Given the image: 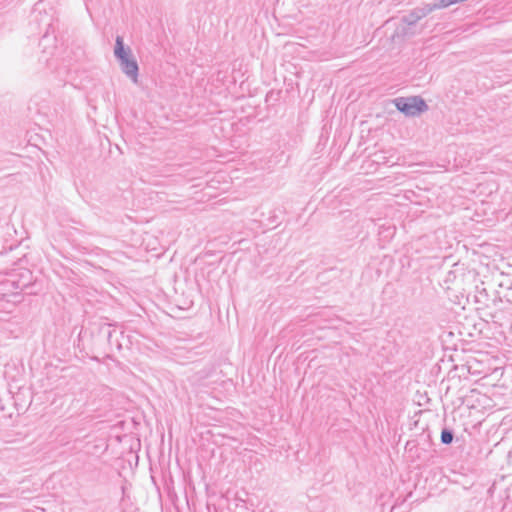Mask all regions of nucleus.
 Here are the masks:
<instances>
[{
	"label": "nucleus",
	"mask_w": 512,
	"mask_h": 512,
	"mask_svg": "<svg viewBox=\"0 0 512 512\" xmlns=\"http://www.w3.org/2000/svg\"><path fill=\"white\" fill-rule=\"evenodd\" d=\"M55 21L54 14L46 12L42 2L34 5L30 15V26L34 33L41 36L39 45L43 47L44 52L56 48Z\"/></svg>",
	"instance_id": "nucleus-1"
},
{
	"label": "nucleus",
	"mask_w": 512,
	"mask_h": 512,
	"mask_svg": "<svg viewBox=\"0 0 512 512\" xmlns=\"http://www.w3.org/2000/svg\"><path fill=\"white\" fill-rule=\"evenodd\" d=\"M114 56L119 62L122 72L133 83H138L139 66L137 60L133 56L131 48L125 46L123 37L119 35L115 39Z\"/></svg>",
	"instance_id": "nucleus-2"
},
{
	"label": "nucleus",
	"mask_w": 512,
	"mask_h": 512,
	"mask_svg": "<svg viewBox=\"0 0 512 512\" xmlns=\"http://www.w3.org/2000/svg\"><path fill=\"white\" fill-rule=\"evenodd\" d=\"M398 111L406 116H417L428 110V105L420 96L398 97L393 100Z\"/></svg>",
	"instance_id": "nucleus-3"
},
{
	"label": "nucleus",
	"mask_w": 512,
	"mask_h": 512,
	"mask_svg": "<svg viewBox=\"0 0 512 512\" xmlns=\"http://www.w3.org/2000/svg\"><path fill=\"white\" fill-rule=\"evenodd\" d=\"M32 273L29 270H23L19 274H12L11 278L6 279V286L16 287L18 291H25L32 286Z\"/></svg>",
	"instance_id": "nucleus-4"
},
{
	"label": "nucleus",
	"mask_w": 512,
	"mask_h": 512,
	"mask_svg": "<svg viewBox=\"0 0 512 512\" xmlns=\"http://www.w3.org/2000/svg\"><path fill=\"white\" fill-rule=\"evenodd\" d=\"M459 443L461 438L455 437L454 430L448 426H444L440 434V442L442 445H451L453 442Z\"/></svg>",
	"instance_id": "nucleus-5"
},
{
	"label": "nucleus",
	"mask_w": 512,
	"mask_h": 512,
	"mask_svg": "<svg viewBox=\"0 0 512 512\" xmlns=\"http://www.w3.org/2000/svg\"><path fill=\"white\" fill-rule=\"evenodd\" d=\"M117 469H122L123 471H119L118 475L122 480H127L128 477L132 476V466L130 462H127L123 459H118L115 463Z\"/></svg>",
	"instance_id": "nucleus-6"
},
{
	"label": "nucleus",
	"mask_w": 512,
	"mask_h": 512,
	"mask_svg": "<svg viewBox=\"0 0 512 512\" xmlns=\"http://www.w3.org/2000/svg\"><path fill=\"white\" fill-rule=\"evenodd\" d=\"M5 284H6V279L4 281L0 282V294L3 297L14 295L19 292L18 289H16V287H9L8 285L6 286Z\"/></svg>",
	"instance_id": "nucleus-7"
},
{
	"label": "nucleus",
	"mask_w": 512,
	"mask_h": 512,
	"mask_svg": "<svg viewBox=\"0 0 512 512\" xmlns=\"http://www.w3.org/2000/svg\"><path fill=\"white\" fill-rule=\"evenodd\" d=\"M273 96V91H270L266 96V101L268 102L269 99Z\"/></svg>",
	"instance_id": "nucleus-8"
},
{
	"label": "nucleus",
	"mask_w": 512,
	"mask_h": 512,
	"mask_svg": "<svg viewBox=\"0 0 512 512\" xmlns=\"http://www.w3.org/2000/svg\"><path fill=\"white\" fill-rule=\"evenodd\" d=\"M112 336H113L112 332H111V331H109V332H108V335H107V338H108V341H109V342H111V341H112Z\"/></svg>",
	"instance_id": "nucleus-9"
}]
</instances>
